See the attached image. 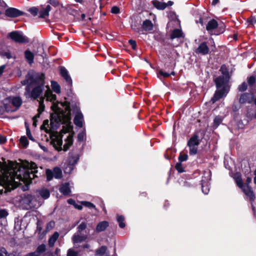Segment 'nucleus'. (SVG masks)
Masks as SVG:
<instances>
[{
  "label": "nucleus",
  "instance_id": "1",
  "mask_svg": "<svg viewBox=\"0 0 256 256\" xmlns=\"http://www.w3.org/2000/svg\"><path fill=\"white\" fill-rule=\"evenodd\" d=\"M46 92L44 96L46 100L52 102V108L54 113L51 114V125L53 127H57L62 122L70 120V110L67 106H65L62 102H56V96L52 94L49 87Z\"/></svg>",
  "mask_w": 256,
  "mask_h": 256
},
{
  "label": "nucleus",
  "instance_id": "2",
  "mask_svg": "<svg viewBox=\"0 0 256 256\" xmlns=\"http://www.w3.org/2000/svg\"><path fill=\"white\" fill-rule=\"evenodd\" d=\"M44 74H35L32 78L28 80V82L34 84L32 85L34 86L32 90L30 86H26L25 95L26 97L36 100L40 96L44 84Z\"/></svg>",
  "mask_w": 256,
  "mask_h": 256
},
{
  "label": "nucleus",
  "instance_id": "3",
  "mask_svg": "<svg viewBox=\"0 0 256 256\" xmlns=\"http://www.w3.org/2000/svg\"><path fill=\"white\" fill-rule=\"evenodd\" d=\"M36 164L34 162L28 164L27 168H20L18 172H16L17 178L24 183L30 184L32 179L38 178V170Z\"/></svg>",
  "mask_w": 256,
  "mask_h": 256
},
{
  "label": "nucleus",
  "instance_id": "4",
  "mask_svg": "<svg viewBox=\"0 0 256 256\" xmlns=\"http://www.w3.org/2000/svg\"><path fill=\"white\" fill-rule=\"evenodd\" d=\"M74 132L69 133L66 138L64 140L65 143L62 146V136L58 133L53 134L50 136V144L58 151L64 150L66 151L73 144Z\"/></svg>",
  "mask_w": 256,
  "mask_h": 256
},
{
  "label": "nucleus",
  "instance_id": "5",
  "mask_svg": "<svg viewBox=\"0 0 256 256\" xmlns=\"http://www.w3.org/2000/svg\"><path fill=\"white\" fill-rule=\"evenodd\" d=\"M230 78V77H224V76H220L214 80L216 88H222L216 92L213 98L211 100L212 103H214L223 96H225L228 93L229 88L228 86V83Z\"/></svg>",
  "mask_w": 256,
  "mask_h": 256
},
{
  "label": "nucleus",
  "instance_id": "6",
  "mask_svg": "<svg viewBox=\"0 0 256 256\" xmlns=\"http://www.w3.org/2000/svg\"><path fill=\"white\" fill-rule=\"evenodd\" d=\"M14 178L12 176H10L6 174L0 176V193H2L3 188H4L5 192L14 189Z\"/></svg>",
  "mask_w": 256,
  "mask_h": 256
},
{
  "label": "nucleus",
  "instance_id": "7",
  "mask_svg": "<svg viewBox=\"0 0 256 256\" xmlns=\"http://www.w3.org/2000/svg\"><path fill=\"white\" fill-rule=\"evenodd\" d=\"M22 104V100L20 97L10 98L4 101V108L6 112L15 111L18 110Z\"/></svg>",
  "mask_w": 256,
  "mask_h": 256
},
{
  "label": "nucleus",
  "instance_id": "8",
  "mask_svg": "<svg viewBox=\"0 0 256 256\" xmlns=\"http://www.w3.org/2000/svg\"><path fill=\"white\" fill-rule=\"evenodd\" d=\"M212 45L209 48L206 42H202L200 43L196 49L195 52L197 54H200L202 55H206L209 54L210 50L212 51H214L215 49V44L213 39L210 40Z\"/></svg>",
  "mask_w": 256,
  "mask_h": 256
},
{
  "label": "nucleus",
  "instance_id": "9",
  "mask_svg": "<svg viewBox=\"0 0 256 256\" xmlns=\"http://www.w3.org/2000/svg\"><path fill=\"white\" fill-rule=\"evenodd\" d=\"M200 144V140L197 135H194L189 140L188 146L190 149V154L194 155L197 153L198 146Z\"/></svg>",
  "mask_w": 256,
  "mask_h": 256
},
{
  "label": "nucleus",
  "instance_id": "10",
  "mask_svg": "<svg viewBox=\"0 0 256 256\" xmlns=\"http://www.w3.org/2000/svg\"><path fill=\"white\" fill-rule=\"evenodd\" d=\"M8 36L14 42L18 43L28 42V38L20 31H13L8 34Z\"/></svg>",
  "mask_w": 256,
  "mask_h": 256
},
{
  "label": "nucleus",
  "instance_id": "11",
  "mask_svg": "<svg viewBox=\"0 0 256 256\" xmlns=\"http://www.w3.org/2000/svg\"><path fill=\"white\" fill-rule=\"evenodd\" d=\"M218 28V24L216 20L212 19L210 20L206 26V30L211 34L218 35L224 32V30H221L220 32H216V30Z\"/></svg>",
  "mask_w": 256,
  "mask_h": 256
},
{
  "label": "nucleus",
  "instance_id": "12",
  "mask_svg": "<svg viewBox=\"0 0 256 256\" xmlns=\"http://www.w3.org/2000/svg\"><path fill=\"white\" fill-rule=\"evenodd\" d=\"M24 12L18 9L14 8H7L5 11V14L10 18H15L23 15Z\"/></svg>",
  "mask_w": 256,
  "mask_h": 256
},
{
  "label": "nucleus",
  "instance_id": "13",
  "mask_svg": "<svg viewBox=\"0 0 256 256\" xmlns=\"http://www.w3.org/2000/svg\"><path fill=\"white\" fill-rule=\"evenodd\" d=\"M60 72L61 76L64 79L68 84L70 86L72 84V80L67 70L64 66H61L60 67Z\"/></svg>",
  "mask_w": 256,
  "mask_h": 256
},
{
  "label": "nucleus",
  "instance_id": "14",
  "mask_svg": "<svg viewBox=\"0 0 256 256\" xmlns=\"http://www.w3.org/2000/svg\"><path fill=\"white\" fill-rule=\"evenodd\" d=\"M254 96L253 94L250 93H244L241 95L239 102L241 104L250 103L253 101Z\"/></svg>",
  "mask_w": 256,
  "mask_h": 256
},
{
  "label": "nucleus",
  "instance_id": "15",
  "mask_svg": "<svg viewBox=\"0 0 256 256\" xmlns=\"http://www.w3.org/2000/svg\"><path fill=\"white\" fill-rule=\"evenodd\" d=\"M242 192L248 198L250 201L254 200L255 198V195L252 190V188L250 186H245L242 189Z\"/></svg>",
  "mask_w": 256,
  "mask_h": 256
},
{
  "label": "nucleus",
  "instance_id": "16",
  "mask_svg": "<svg viewBox=\"0 0 256 256\" xmlns=\"http://www.w3.org/2000/svg\"><path fill=\"white\" fill-rule=\"evenodd\" d=\"M51 10V6L50 5L46 7L42 6L39 12V18H44L49 16V12Z\"/></svg>",
  "mask_w": 256,
  "mask_h": 256
},
{
  "label": "nucleus",
  "instance_id": "17",
  "mask_svg": "<svg viewBox=\"0 0 256 256\" xmlns=\"http://www.w3.org/2000/svg\"><path fill=\"white\" fill-rule=\"evenodd\" d=\"M78 160V158L76 156H72L68 160V166L66 168L65 172H70L73 169V166L77 163Z\"/></svg>",
  "mask_w": 256,
  "mask_h": 256
},
{
  "label": "nucleus",
  "instance_id": "18",
  "mask_svg": "<svg viewBox=\"0 0 256 256\" xmlns=\"http://www.w3.org/2000/svg\"><path fill=\"white\" fill-rule=\"evenodd\" d=\"M86 238V236H81L77 232L74 234L72 240L74 243H79L84 241Z\"/></svg>",
  "mask_w": 256,
  "mask_h": 256
},
{
  "label": "nucleus",
  "instance_id": "19",
  "mask_svg": "<svg viewBox=\"0 0 256 256\" xmlns=\"http://www.w3.org/2000/svg\"><path fill=\"white\" fill-rule=\"evenodd\" d=\"M60 192L64 195H68L70 192L69 184L68 182L62 184L60 188Z\"/></svg>",
  "mask_w": 256,
  "mask_h": 256
},
{
  "label": "nucleus",
  "instance_id": "20",
  "mask_svg": "<svg viewBox=\"0 0 256 256\" xmlns=\"http://www.w3.org/2000/svg\"><path fill=\"white\" fill-rule=\"evenodd\" d=\"M70 120H66V122H62L60 124L58 125V126L57 127H53L51 125V121L50 122V126H49V122L48 120H44V122H43V124L42 126H41V128L42 129V130H44L46 132H47L48 130V128H52V129H56L61 124H64V123H66V122H68Z\"/></svg>",
  "mask_w": 256,
  "mask_h": 256
},
{
  "label": "nucleus",
  "instance_id": "21",
  "mask_svg": "<svg viewBox=\"0 0 256 256\" xmlns=\"http://www.w3.org/2000/svg\"><path fill=\"white\" fill-rule=\"evenodd\" d=\"M83 120L84 118L82 114L78 113L75 116V118H74V123L76 126L80 128H82V126Z\"/></svg>",
  "mask_w": 256,
  "mask_h": 256
},
{
  "label": "nucleus",
  "instance_id": "22",
  "mask_svg": "<svg viewBox=\"0 0 256 256\" xmlns=\"http://www.w3.org/2000/svg\"><path fill=\"white\" fill-rule=\"evenodd\" d=\"M108 226V223L106 221H102L98 224L96 228V230L100 232L104 230Z\"/></svg>",
  "mask_w": 256,
  "mask_h": 256
},
{
  "label": "nucleus",
  "instance_id": "23",
  "mask_svg": "<svg viewBox=\"0 0 256 256\" xmlns=\"http://www.w3.org/2000/svg\"><path fill=\"white\" fill-rule=\"evenodd\" d=\"M24 57L30 64L34 62V54L29 50H26L24 52Z\"/></svg>",
  "mask_w": 256,
  "mask_h": 256
},
{
  "label": "nucleus",
  "instance_id": "24",
  "mask_svg": "<svg viewBox=\"0 0 256 256\" xmlns=\"http://www.w3.org/2000/svg\"><path fill=\"white\" fill-rule=\"evenodd\" d=\"M142 26L145 31H150L152 30L153 24L150 20H146L143 22Z\"/></svg>",
  "mask_w": 256,
  "mask_h": 256
},
{
  "label": "nucleus",
  "instance_id": "25",
  "mask_svg": "<svg viewBox=\"0 0 256 256\" xmlns=\"http://www.w3.org/2000/svg\"><path fill=\"white\" fill-rule=\"evenodd\" d=\"M152 3L153 6L158 10H163L166 8V2H159L158 0H153Z\"/></svg>",
  "mask_w": 256,
  "mask_h": 256
},
{
  "label": "nucleus",
  "instance_id": "26",
  "mask_svg": "<svg viewBox=\"0 0 256 256\" xmlns=\"http://www.w3.org/2000/svg\"><path fill=\"white\" fill-rule=\"evenodd\" d=\"M59 236V234L58 232H55L48 240V246L50 247H53L54 243L58 240Z\"/></svg>",
  "mask_w": 256,
  "mask_h": 256
},
{
  "label": "nucleus",
  "instance_id": "27",
  "mask_svg": "<svg viewBox=\"0 0 256 256\" xmlns=\"http://www.w3.org/2000/svg\"><path fill=\"white\" fill-rule=\"evenodd\" d=\"M234 179L237 186L242 190V188H244V187H245V186L244 185L242 178L240 174H236L234 176Z\"/></svg>",
  "mask_w": 256,
  "mask_h": 256
},
{
  "label": "nucleus",
  "instance_id": "28",
  "mask_svg": "<svg viewBox=\"0 0 256 256\" xmlns=\"http://www.w3.org/2000/svg\"><path fill=\"white\" fill-rule=\"evenodd\" d=\"M202 190L205 194H207L210 190L208 182L204 179L202 180Z\"/></svg>",
  "mask_w": 256,
  "mask_h": 256
},
{
  "label": "nucleus",
  "instance_id": "29",
  "mask_svg": "<svg viewBox=\"0 0 256 256\" xmlns=\"http://www.w3.org/2000/svg\"><path fill=\"white\" fill-rule=\"evenodd\" d=\"M39 194L44 198L46 199L49 198L50 196V191L44 188H42L38 190Z\"/></svg>",
  "mask_w": 256,
  "mask_h": 256
},
{
  "label": "nucleus",
  "instance_id": "30",
  "mask_svg": "<svg viewBox=\"0 0 256 256\" xmlns=\"http://www.w3.org/2000/svg\"><path fill=\"white\" fill-rule=\"evenodd\" d=\"M182 33L181 30L179 29L174 30L171 34L170 38L174 39L175 38H178L182 37Z\"/></svg>",
  "mask_w": 256,
  "mask_h": 256
},
{
  "label": "nucleus",
  "instance_id": "31",
  "mask_svg": "<svg viewBox=\"0 0 256 256\" xmlns=\"http://www.w3.org/2000/svg\"><path fill=\"white\" fill-rule=\"evenodd\" d=\"M46 246L44 244H42L40 245L36 248L35 252H34L37 255V256H40L42 253L45 252Z\"/></svg>",
  "mask_w": 256,
  "mask_h": 256
},
{
  "label": "nucleus",
  "instance_id": "32",
  "mask_svg": "<svg viewBox=\"0 0 256 256\" xmlns=\"http://www.w3.org/2000/svg\"><path fill=\"white\" fill-rule=\"evenodd\" d=\"M52 172H53L54 177L56 178H59L62 177V170L60 168H54Z\"/></svg>",
  "mask_w": 256,
  "mask_h": 256
},
{
  "label": "nucleus",
  "instance_id": "33",
  "mask_svg": "<svg viewBox=\"0 0 256 256\" xmlns=\"http://www.w3.org/2000/svg\"><path fill=\"white\" fill-rule=\"evenodd\" d=\"M44 98L43 96L40 97V100H38L39 102V107L38 108V112L39 113H42L44 109Z\"/></svg>",
  "mask_w": 256,
  "mask_h": 256
},
{
  "label": "nucleus",
  "instance_id": "34",
  "mask_svg": "<svg viewBox=\"0 0 256 256\" xmlns=\"http://www.w3.org/2000/svg\"><path fill=\"white\" fill-rule=\"evenodd\" d=\"M222 122V117L220 116H216L215 117L214 120L213 128H217V127Z\"/></svg>",
  "mask_w": 256,
  "mask_h": 256
},
{
  "label": "nucleus",
  "instance_id": "35",
  "mask_svg": "<svg viewBox=\"0 0 256 256\" xmlns=\"http://www.w3.org/2000/svg\"><path fill=\"white\" fill-rule=\"evenodd\" d=\"M52 89L54 92L58 94L60 92V88L59 84L56 82L52 81L51 84Z\"/></svg>",
  "mask_w": 256,
  "mask_h": 256
},
{
  "label": "nucleus",
  "instance_id": "36",
  "mask_svg": "<svg viewBox=\"0 0 256 256\" xmlns=\"http://www.w3.org/2000/svg\"><path fill=\"white\" fill-rule=\"evenodd\" d=\"M174 74L175 73L174 72H172L170 74H169L168 72H164L162 70H160L158 73V77L160 78L161 76H162L163 78H168L170 75H174Z\"/></svg>",
  "mask_w": 256,
  "mask_h": 256
},
{
  "label": "nucleus",
  "instance_id": "37",
  "mask_svg": "<svg viewBox=\"0 0 256 256\" xmlns=\"http://www.w3.org/2000/svg\"><path fill=\"white\" fill-rule=\"evenodd\" d=\"M20 144L24 148H26L28 144V142L27 138L25 136H22L20 140Z\"/></svg>",
  "mask_w": 256,
  "mask_h": 256
},
{
  "label": "nucleus",
  "instance_id": "38",
  "mask_svg": "<svg viewBox=\"0 0 256 256\" xmlns=\"http://www.w3.org/2000/svg\"><path fill=\"white\" fill-rule=\"evenodd\" d=\"M220 71L222 74V76H224V77H230L228 71L224 65H222L221 66Z\"/></svg>",
  "mask_w": 256,
  "mask_h": 256
},
{
  "label": "nucleus",
  "instance_id": "39",
  "mask_svg": "<svg viewBox=\"0 0 256 256\" xmlns=\"http://www.w3.org/2000/svg\"><path fill=\"white\" fill-rule=\"evenodd\" d=\"M107 250L106 246H102L96 251V254L98 256H102L104 254Z\"/></svg>",
  "mask_w": 256,
  "mask_h": 256
},
{
  "label": "nucleus",
  "instance_id": "40",
  "mask_svg": "<svg viewBox=\"0 0 256 256\" xmlns=\"http://www.w3.org/2000/svg\"><path fill=\"white\" fill-rule=\"evenodd\" d=\"M117 220L119 223V226L121 228H124L125 226V224L124 222V218L122 216H118Z\"/></svg>",
  "mask_w": 256,
  "mask_h": 256
},
{
  "label": "nucleus",
  "instance_id": "41",
  "mask_svg": "<svg viewBox=\"0 0 256 256\" xmlns=\"http://www.w3.org/2000/svg\"><path fill=\"white\" fill-rule=\"evenodd\" d=\"M32 199V197L31 195H27L24 197L23 200L27 204H28L30 206V204H31Z\"/></svg>",
  "mask_w": 256,
  "mask_h": 256
},
{
  "label": "nucleus",
  "instance_id": "42",
  "mask_svg": "<svg viewBox=\"0 0 256 256\" xmlns=\"http://www.w3.org/2000/svg\"><path fill=\"white\" fill-rule=\"evenodd\" d=\"M8 214V212L5 209L0 210V219L6 218Z\"/></svg>",
  "mask_w": 256,
  "mask_h": 256
},
{
  "label": "nucleus",
  "instance_id": "43",
  "mask_svg": "<svg viewBox=\"0 0 256 256\" xmlns=\"http://www.w3.org/2000/svg\"><path fill=\"white\" fill-rule=\"evenodd\" d=\"M0 54L2 56H5L7 58H8V59L12 58V56L9 50L2 52H0Z\"/></svg>",
  "mask_w": 256,
  "mask_h": 256
},
{
  "label": "nucleus",
  "instance_id": "44",
  "mask_svg": "<svg viewBox=\"0 0 256 256\" xmlns=\"http://www.w3.org/2000/svg\"><path fill=\"white\" fill-rule=\"evenodd\" d=\"M86 224L85 222H82L78 227V232H80L82 230L86 229Z\"/></svg>",
  "mask_w": 256,
  "mask_h": 256
},
{
  "label": "nucleus",
  "instance_id": "45",
  "mask_svg": "<svg viewBox=\"0 0 256 256\" xmlns=\"http://www.w3.org/2000/svg\"><path fill=\"white\" fill-rule=\"evenodd\" d=\"M247 84L246 82H242L240 85L238 86V90L240 92H244L245 91L247 88Z\"/></svg>",
  "mask_w": 256,
  "mask_h": 256
},
{
  "label": "nucleus",
  "instance_id": "46",
  "mask_svg": "<svg viewBox=\"0 0 256 256\" xmlns=\"http://www.w3.org/2000/svg\"><path fill=\"white\" fill-rule=\"evenodd\" d=\"M86 136V132L84 130H82L80 132L78 136V141H82Z\"/></svg>",
  "mask_w": 256,
  "mask_h": 256
},
{
  "label": "nucleus",
  "instance_id": "47",
  "mask_svg": "<svg viewBox=\"0 0 256 256\" xmlns=\"http://www.w3.org/2000/svg\"><path fill=\"white\" fill-rule=\"evenodd\" d=\"M28 11L32 14L34 16H36L38 12V10L36 8V7H32L30 8Z\"/></svg>",
  "mask_w": 256,
  "mask_h": 256
},
{
  "label": "nucleus",
  "instance_id": "48",
  "mask_svg": "<svg viewBox=\"0 0 256 256\" xmlns=\"http://www.w3.org/2000/svg\"><path fill=\"white\" fill-rule=\"evenodd\" d=\"M82 204L86 207L90 208H94L95 207V206L93 204L88 202H86L84 201L82 202Z\"/></svg>",
  "mask_w": 256,
  "mask_h": 256
},
{
  "label": "nucleus",
  "instance_id": "49",
  "mask_svg": "<svg viewBox=\"0 0 256 256\" xmlns=\"http://www.w3.org/2000/svg\"><path fill=\"white\" fill-rule=\"evenodd\" d=\"M248 82L250 86H252L256 82V78L254 76L248 78Z\"/></svg>",
  "mask_w": 256,
  "mask_h": 256
},
{
  "label": "nucleus",
  "instance_id": "50",
  "mask_svg": "<svg viewBox=\"0 0 256 256\" xmlns=\"http://www.w3.org/2000/svg\"><path fill=\"white\" fill-rule=\"evenodd\" d=\"M46 174L48 180H50L54 177L53 172L51 170H47Z\"/></svg>",
  "mask_w": 256,
  "mask_h": 256
},
{
  "label": "nucleus",
  "instance_id": "51",
  "mask_svg": "<svg viewBox=\"0 0 256 256\" xmlns=\"http://www.w3.org/2000/svg\"><path fill=\"white\" fill-rule=\"evenodd\" d=\"M176 168L179 172H182L184 170H183V168L182 167V164L180 163H177L176 165Z\"/></svg>",
  "mask_w": 256,
  "mask_h": 256
},
{
  "label": "nucleus",
  "instance_id": "52",
  "mask_svg": "<svg viewBox=\"0 0 256 256\" xmlns=\"http://www.w3.org/2000/svg\"><path fill=\"white\" fill-rule=\"evenodd\" d=\"M67 256H78V254L72 249H69L67 253Z\"/></svg>",
  "mask_w": 256,
  "mask_h": 256
},
{
  "label": "nucleus",
  "instance_id": "53",
  "mask_svg": "<svg viewBox=\"0 0 256 256\" xmlns=\"http://www.w3.org/2000/svg\"><path fill=\"white\" fill-rule=\"evenodd\" d=\"M26 135L30 140L33 141V142L35 141V140L32 136L30 131V130L28 128H26Z\"/></svg>",
  "mask_w": 256,
  "mask_h": 256
},
{
  "label": "nucleus",
  "instance_id": "54",
  "mask_svg": "<svg viewBox=\"0 0 256 256\" xmlns=\"http://www.w3.org/2000/svg\"><path fill=\"white\" fill-rule=\"evenodd\" d=\"M48 2L54 6H57L59 4L58 0H48Z\"/></svg>",
  "mask_w": 256,
  "mask_h": 256
},
{
  "label": "nucleus",
  "instance_id": "55",
  "mask_svg": "<svg viewBox=\"0 0 256 256\" xmlns=\"http://www.w3.org/2000/svg\"><path fill=\"white\" fill-rule=\"evenodd\" d=\"M188 156L186 154H180L179 156V160L180 162H182L188 159Z\"/></svg>",
  "mask_w": 256,
  "mask_h": 256
},
{
  "label": "nucleus",
  "instance_id": "56",
  "mask_svg": "<svg viewBox=\"0 0 256 256\" xmlns=\"http://www.w3.org/2000/svg\"><path fill=\"white\" fill-rule=\"evenodd\" d=\"M111 12L113 14H118L120 12V8L116 6H113L111 9Z\"/></svg>",
  "mask_w": 256,
  "mask_h": 256
},
{
  "label": "nucleus",
  "instance_id": "57",
  "mask_svg": "<svg viewBox=\"0 0 256 256\" xmlns=\"http://www.w3.org/2000/svg\"><path fill=\"white\" fill-rule=\"evenodd\" d=\"M130 44L132 46V49L134 50L136 48V44L135 40H130L128 41Z\"/></svg>",
  "mask_w": 256,
  "mask_h": 256
},
{
  "label": "nucleus",
  "instance_id": "58",
  "mask_svg": "<svg viewBox=\"0 0 256 256\" xmlns=\"http://www.w3.org/2000/svg\"><path fill=\"white\" fill-rule=\"evenodd\" d=\"M34 76H30L29 78H28L26 80H24L22 82V84L23 85H26V84H28V86H30L31 85H32L34 84H30V82H28V80H30V78H32Z\"/></svg>",
  "mask_w": 256,
  "mask_h": 256
},
{
  "label": "nucleus",
  "instance_id": "59",
  "mask_svg": "<svg viewBox=\"0 0 256 256\" xmlns=\"http://www.w3.org/2000/svg\"><path fill=\"white\" fill-rule=\"evenodd\" d=\"M0 256H8V252L4 248L0 249Z\"/></svg>",
  "mask_w": 256,
  "mask_h": 256
},
{
  "label": "nucleus",
  "instance_id": "60",
  "mask_svg": "<svg viewBox=\"0 0 256 256\" xmlns=\"http://www.w3.org/2000/svg\"><path fill=\"white\" fill-rule=\"evenodd\" d=\"M132 28L136 32L140 33V29L139 28H138L136 25L132 26Z\"/></svg>",
  "mask_w": 256,
  "mask_h": 256
},
{
  "label": "nucleus",
  "instance_id": "61",
  "mask_svg": "<svg viewBox=\"0 0 256 256\" xmlns=\"http://www.w3.org/2000/svg\"><path fill=\"white\" fill-rule=\"evenodd\" d=\"M6 141V138L4 136H0V144L4 143Z\"/></svg>",
  "mask_w": 256,
  "mask_h": 256
},
{
  "label": "nucleus",
  "instance_id": "62",
  "mask_svg": "<svg viewBox=\"0 0 256 256\" xmlns=\"http://www.w3.org/2000/svg\"><path fill=\"white\" fill-rule=\"evenodd\" d=\"M54 222H50L47 225V228L48 229L49 228H52L54 226Z\"/></svg>",
  "mask_w": 256,
  "mask_h": 256
},
{
  "label": "nucleus",
  "instance_id": "63",
  "mask_svg": "<svg viewBox=\"0 0 256 256\" xmlns=\"http://www.w3.org/2000/svg\"><path fill=\"white\" fill-rule=\"evenodd\" d=\"M251 182H252V178L250 177H248L246 180V186H249L248 185Z\"/></svg>",
  "mask_w": 256,
  "mask_h": 256
},
{
  "label": "nucleus",
  "instance_id": "64",
  "mask_svg": "<svg viewBox=\"0 0 256 256\" xmlns=\"http://www.w3.org/2000/svg\"><path fill=\"white\" fill-rule=\"evenodd\" d=\"M68 202L69 204H72L74 206L76 204L75 201L74 200H72V199H69V200H68Z\"/></svg>",
  "mask_w": 256,
  "mask_h": 256
}]
</instances>
